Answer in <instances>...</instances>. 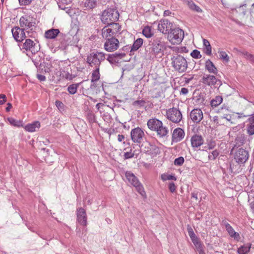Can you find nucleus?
<instances>
[{
	"mask_svg": "<svg viewBox=\"0 0 254 254\" xmlns=\"http://www.w3.org/2000/svg\"><path fill=\"white\" fill-rule=\"evenodd\" d=\"M154 131H156L157 134L160 137H163L166 135L168 132L167 128L163 127L162 123L161 126L160 125L157 128H155Z\"/></svg>",
	"mask_w": 254,
	"mask_h": 254,
	"instance_id": "473e14b6",
	"label": "nucleus"
},
{
	"mask_svg": "<svg viewBox=\"0 0 254 254\" xmlns=\"http://www.w3.org/2000/svg\"><path fill=\"white\" fill-rule=\"evenodd\" d=\"M167 118L174 123H179L182 120L183 116L181 111L176 108H170L166 111Z\"/></svg>",
	"mask_w": 254,
	"mask_h": 254,
	"instance_id": "1a4fd4ad",
	"label": "nucleus"
},
{
	"mask_svg": "<svg viewBox=\"0 0 254 254\" xmlns=\"http://www.w3.org/2000/svg\"><path fill=\"white\" fill-rule=\"evenodd\" d=\"M78 86V84H72L70 85L67 88V91L71 94H74L76 91Z\"/></svg>",
	"mask_w": 254,
	"mask_h": 254,
	"instance_id": "a19ab883",
	"label": "nucleus"
},
{
	"mask_svg": "<svg viewBox=\"0 0 254 254\" xmlns=\"http://www.w3.org/2000/svg\"><path fill=\"white\" fill-rule=\"evenodd\" d=\"M173 24L168 19H161L158 24L157 29L159 31L164 34H169V31L172 28Z\"/></svg>",
	"mask_w": 254,
	"mask_h": 254,
	"instance_id": "9d476101",
	"label": "nucleus"
},
{
	"mask_svg": "<svg viewBox=\"0 0 254 254\" xmlns=\"http://www.w3.org/2000/svg\"><path fill=\"white\" fill-rule=\"evenodd\" d=\"M32 0H19L20 5H27L31 3Z\"/></svg>",
	"mask_w": 254,
	"mask_h": 254,
	"instance_id": "6e6d98bb",
	"label": "nucleus"
},
{
	"mask_svg": "<svg viewBox=\"0 0 254 254\" xmlns=\"http://www.w3.org/2000/svg\"><path fill=\"white\" fill-rule=\"evenodd\" d=\"M223 225L225 226L226 230L231 238H234L237 241L240 240V236L239 234L236 232L229 223L223 222Z\"/></svg>",
	"mask_w": 254,
	"mask_h": 254,
	"instance_id": "5701e85b",
	"label": "nucleus"
},
{
	"mask_svg": "<svg viewBox=\"0 0 254 254\" xmlns=\"http://www.w3.org/2000/svg\"><path fill=\"white\" fill-rule=\"evenodd\" d=\"M251 245L249 243L241 246L237 250L239 254H248L250 251Z\"/></svg>",
	"mask_w": 254,
	"mask_h": 254,
	"instance_id": "2f4dec72",
	"label": "nucleus"
},
{
	"mask_svg": "<svg viewBox=\"0 0 254 254\" xmlns=\"http://www.w3.org/2000/svg\"><path fill=\"white\" fill-rule=\"evenodd\" d=\"M248 133L250 135L254 134V114L248 119Z\"/></svg>",
	"mask_w": 254,
	"mask_h": 254,
	"instance_id": "c756f323",
	"label": "nucleus"
},
{
	"mask_svg": "<svg viewBox=\"0 0 254 254\" xmlns=\"http://www.w3.org/2000/svg\"><path fill=\"white\" fill-rule=\"evenodd\" d=\"M169 189L171 192H173L176 190V186L174 183H170L169 185Z\"/></svg>",
	"mask_w": 254,
	"mask_h": 254,
	"instance_id": "4d7b16f0",
	"label": "nucleus"
},
{
	"mask_svg": "<svg viewBox=\"0 0 254 254\" xmlns=\"http://www.w3.org/2000/svg\"><path fill=\"white\" fill-rule=\"evenodd\" d=\"M188 231L189 235L191 239L196 237L195 234H194V233L192 229L191 228V227H190V226L188 227Z\"/></svg>",
	"mask_w": 254,
	"mask_h": 254,
	"instance_id": "8fccbe9b",
	"label": "nucleus"
},
{
	"mask_svg": "<svg viewBox=\"0 0 254 254\" xmlns=\"http://www.w3.org/2000/svg\"><path fill=\"white\" fill-rule=\"evenodd\" d=\"M144 135L143 131L139 127L132 129L130 132L131 138L135 143H140Z\"/></svg>",
	"mask_w": 254,
	"mask_h": 254,
	"instance_id": "4468645a",
	"label": "nucleus"
},
{
	"mask_svg": "<svg viewBox=\"0 0 254 254\" xmlns=\"http://www.w3.org/2000/svg\"><path fill=\"white\" fill-rule=\"evenodd\" d=\"M40 127V122L38 121H35L31 124H27L25 126L24 128L26 131L29 132H33L36 131V128H39Z\"/></svg>",
	"mask_w": 254,
	"mask_h": 254,
	"instance_id": "c85d7f7f",
	"label": "nucleus"
},
{
	"mask_svg": "<svg viewBox=\"0 0 254 254\" xmlns=\"http://www.w3.org/2000/svg\"><path fill=\"white\" fill-rule=\"evenodd\" d=\"M102 35L106 40L108 39L114 38L115 34L110 30L108 26H105L102 29Z\"/></svg>",
	"mask_w": 254,
	"mask_h": 254,
	"instance_id": "a878e982",
	"label": "nucleus"
},
{
	"mask_svg": "<svg viewBox=\"0 0 254 254\" xmlns=\"http://www.w3.org/2000/svg\"><path fill=\"white\" fill-rule=\"evenodd\" d=\"M11 32L13 38L17 42H21L26 37L24 30L19 27L13 28Z\"/></svg>",
	"mask_w": 254,
	"mask_h": 254,
	"instance_id": "f3484780",
	"label": "nucleus"
},
{
	"mask_svg": "<svg viewBox=\"0 0 254 254\" xmlns=\"http://www.w3.org/2000/svg\"><path fill=\"white\" fill-rule=\"evenodd\" d=\"M20 25L21 27H24L26 30L30 29V31H26L28 37H32V31L35 28V23L32 17L29 16H22L20 18Z\"/></svg>",
	"mask_w": 254,
	"mask_h": 254,
	"instance_id": "0eeeda50",
	"label": "nucleus"
},
{
	"mask_svg": "<svg viewBox=\"0 0 254 254\" xmlns=\"http://www.w3.org/2000/svg\"><path fill=\"white\" fill-rule=\"evenodd\" d=\"M246 7V5H243L242 6H240L239 8H238L237 12H238L241 16H244L246 13V11L245 9V8Z\"/></svg>",
	"mask_w": 254,
	"mask_h": 254,
	"instance_id": "09e8293b",
	"label": "nucleus"
},
{
	"mask_svg": "<svg viewBox=\"0 0 254 254\" xmlns=\"http://www.w3.org/2000/svg\"><path fill=\"white\" fill-rule=\"evenodd\" d=\"M77 221L82 225L86 226L87 224V216L85 210L83 208H80L77 211Z\"/></svg>",
	"mask_w": 254,
	"mask_h": 254,
	"instance_id": "4be33fe9",
	"label": "nucleus"
},
{
	"mask_svg": "<svg viewBox=\"0 0 254 254\" xmlns=\"http://www.w3.org/2000/svg\"><path fill=\"white\" fill-rule=\"evenodd\" d=\"M142 34L144 36L148 38L151 37L153 35L151 31V27L148 26H146L144 27L142 30Z\"/></svg>",
	"mask_w": 254,
	"mask_h": 254,
	"instance_id": "ea45409f",
	"label": "nucleus"
},
{
	"mask_svg": "<svg viewBox=\"0 0 254 254\" xmlns=\"http://www.w3.org/2000/svg\"><path fill=\"white\" fill-rule=\"evenodd\" d=\"M162 179L163 181L176 180V178L174 176L170 175L162 176Z\"/></svg>",
	"mask_w": 254,
	"mask_h": 254,
	"instance_id": "864d4df0",
	"label": "nucleus"
},
{
	"mask_svg": "<svg viewBox=\"0 0 254 254\" xmlns=\"http://www.w3.org/2000/svg\"><path fill=\"white\" fill-rule=\"evenodd\" d=\"M114 56L115 58L116 59L117 61L119 59H122L125 56V54L124 53H115L112 54Z\"/></svg>",
	"mask_w": 254,
	"mask_h": 254,
	"instance_id": "5fc2aeb1",
	"label": "nucleus"
},
{
	"mask_svg": "<svg viewBox=\"0 0 254 254\" xmlns=\"http://www.w3.org/2000/svg\"><path fill=\"white\" fill-rule=\"evenodd\" d=\"M185 160L184 157H179L175 159L174 163L176 166H181L184 163Z\"/></svg>",
	"mask_w": 254,
	"mask_h": 254,
	"instance_id": "de8ad7c7",
	"label": "nucleus"
},
{
	"mask_svg": "<svg viewBox=\"0 0 254 254\" xmlns=\"http://www.w3.org/2000/svg\"><path fill=\"white\" fill-rule=\"evenodd\" d=\"M142 150L150 155H157L159 153V148L154 144L148 142H144L141 146Z\"/></svg>",
	"mask_w": 254,
	"mask_h": 254,
	"instance_id": "f8f14e48",
	"label": "nucleus"
},
{
	"mask_svg": "<svg viewBox=\"0 0 254 254\" xmlns=\"http://www.w3.org/2000/svg\"><path fill=\"white\" fill-rule=\"evenodd\" d=\"M245 141V136L242 134L238 136L236 138V143L238 146L242 145L244 143Z\"/></svg>",
	"mask_w": 254,
	"mask_h": 254,
	"instance_id": "37998d69",
	"label": "nucleus"
},
{
	"mask_svg": "<svg viewBox=\"0 0 254 254\" xmlns=\"http://www.w3.org/2000/svg\"><path fill=\"white\" fill-rule=\"evenodd\" d=\"M190 117L193 122L199 123L203 119L202 112L199 109H194L191 111Z\"/></svg>",
	"mask_w": 254,
	"mask_h": 254,
	"instance_id": "412c9836",
	"label": "nucleus"
},
{
	"mask_svg": "<svg viewBox=\"0 0 254 254\" xmlns=\"http://www.w3.org/2000/svg\"><path fill=\"white\" fill-rule=\"evenodd\" d=\"M37 77L39 80L41 81H44L46 80L45 76L41 74H37Z\"/></svg>",
	"mask_w": 254,
	"mask_h": 254,
	"instance_id": "e2e57ef3",
	"label": "nucleus"
},
{
	"mask_svg": "<svg viewBox=\"0 0 254 254\" xmlns=\"http://www.w3.org/2000/svg\"><path fill=\"white\" fill-rule=\"evenodd\" d=\"M184 37V33L183 30L177 28L171 29L168 34V38L170 42L173 44L180 43Z\"/></svg>",
	"mask_w": 254,
	"mask_h": 254,
	"instance_id": "423d86ee",
	"label": "nucleus"
},
{
	"mask_svg": "<svg viewBox=\"0 0 254 254\" xmlns=\"http://www.w3.org/2000/svg\"><path fill=\"white\" fill-rule=\"evenodd\" d=\"M108 25V28L112 30V31L116 35L118 32L120 31L121 27L120 26L119 24L118 23H116L114 22V23H112L110 24H107Z\"/></svg>",
	"mask_w": 254,
	"mask_h": 254,
	"instance_id": "e433bc0d",
	"label": "nucleus"
},
{
	"mask_svg": "<svg viewBox=\"0 0 254 254\" xmlns=\"http://www.w3.org/2000/svg\"><path fill=\"white\" fill-rule=\"evenodd\" d=\"M247 116L246 115H243V114L232 113L231 114H227L223 112V118L225 119L228 123L230 124H235L237 119Z\"/></svg>",
	"mask_w": 254,
	"mask_h": 254,
	"instance_id": "a211bd4d",
	"label": "nucleus"
},
{
	"mask_svg": "<svg viewBox=\"0 0 254 254\" xmlns=\"http://www.w3.org/2000/svg\"><path fill=\"white\" fill-rule=\"evenodd\" d=\"M100 75L99 73V68H96V69L94 70L91 75V82H96L100 79Z\"/></svg>",
	"mask_w": 254,
	"mask_h": 254,
	"instance_id": "58836bf2",
	"label": "nucleus"
},
{
	"mask_svg": "<svg viewBox=\"0 0 254 254\" xmlns=\"http://www.w3.org/2000/svg\"><path fill=\"white\" fill-rule=\"evenodd\" d=\"M145 105V101L143 100H136L132 103V105L134 106H136L137 107H141L144 106Z\"/></svg>",
	"mask_w": 254,
	"mask_h": 254,
	"instance_id": "49530a36",
	"label": "nucleus"
},
{
	"mask_svg": "<svg viewBox=\"0 0 254 254\" xmlns=\"http://www.w3.org/2000/svg\"><path fill=\"white\" fill-rule=\"evenodd\" d=\"M106 55L103 52H96L92 53L87 58V63L91 66H95L96 68H99L101 63L106 59Z\"/></svg>",
	"mask_w": 254,
	"mask_h": 254,
	"instance_id": "39448f33",
	"label": "nucleus"
},
{
	"mask_svg": "<svg viewBox=\"0 0 254 254\" xmlns=\"http://www.w3.org/2000/svg\"><path fill=\"white\" fill-rule=\"evenodd\" d=\"M205 67L210 73H213L214 74L217 73V70L216 67L210 60L206 61L205 63Z\"/></svg>",
	"mask_w": 254,
	"mask_h": 254,
	"instance_id": "72a5a7b5",
	"label": "nucleus"
},
{
	"mask_svg": "<svg viewBox=\"0 0 254 254\" xmlns=\"http://www.w3.org/2000/svg\"><path fill=\"white\" fill-rule=\"evenodd\" d=\"M162 124V122L156 119H150L147 122V126L152 130H155L160 125Z\"/></svg>",
	"mask_w": 254,
	"mask_h": 254,
	"instance_id": "393cba45",
	"label": "nucleus"
},
{
	"mask_svg": "<svg viewBox=\"0 0 254 254\" xmlns=\"http://www.w3.org/2000/svg\"><path fill=\"white\" fill-rule=\"evenodd\" d=\"M203 44L204 46V52L207 55H210L211 54V47L209 41L204 39L203 40Z\"/></svg>",
	"mask_w": 254,
	"mask_h": 254,
	"instance_id": "f704fd0d",
	"label": "nucleus"
},
{
	"mask_svg": "<svg viewBox=\"0 0 254 254\" xmlns=\"http://www.w3.org/2000/svg\"><path fill=\"white\" fill-rule=\"evenodd\" d=\"M242 54L248 60H249L253 64H254V56L249 53L247 52L244 51L242 52Z\"/></svg>",
	"mask_w": 254,
	"mask_h": 254,
	"instance_id": "c03bdc74",
	"label": "nucleus"
},
{
	"mask_svg": "<svg viewBox=\"0 0 254 254\" xmlns=\"http://www.w3.org/2000/svg\"><path fill=\"white\" fill-rule=\"evenodd\" d=\"M0 99H2V100H0V105H2L6 102V97L4 94H0Z\"/></svg>",
	"mask_w": 254,
	"mask_h": 254,
	"instance_id": "052dcab7",
	"label": "nucleus"
},
{
	"mask_svg": "<svg viewBox=\"0 0 254 254\" xmlns=\"http://www.w3.org/2000/svg\"><path fill=\"white\" fill-rule=\"evenodd\" d=\"M107 60L111 64H114L117 62L116 61V59L115 58L114 56H113L112 54L109 55L107 58Z\"/></svg>",
	"mask_w": 254,
	"mask_h": 254,
	"instance_id": "603ef678",
	"label": "nucleus"
},
{
	"mask_svg": "<svg viewBox=\"0 0 254 254\" xmlns=\"http://www.w3.org/2000/svg\"><path fill=\"white\" fill-rule=\"evenodd\" d=\"M222 106L219 109H214V112H212V116H211L212 127V129L215 135L218 133L219 134L218 130H221V126L222 125Z\"/></svg>",
	"mask_w": 254,
	"mask_h": 254,
	"instance_id": "f03ea898",
	"label": "nucleus"
},
{
	"mask_svg": "<svg viewBox=\"0 0 254 254\" xmlns=\"http://www.w3.org/2000/svg\"><path fill=\"white\" fill-rule=\"evenodd\" d=\"M143 43V40L142 38H138L133 43L131 51H137L141 46L142 45Z\"/></svg>",
	"mask_w": 254,
	"mask_h": 254,
	"instance_id": "c9c22d12",
	"label": "nucleus"
},
{
	"mask_svg": "<svg viewBox=\"0 0 254 254\" xmlns=\"http://www.w3.org/2000/svg\"><path fill=\"white\" fill-rule=\"evenodd\" d=\"M60 33L58 29H51L46 31L45 36L47 39H55Z\"/></svg>",
	"mask_w": 254,
	"mask_h": 254,
	"instance_id": "bb28decb",
	"label": "nucleus"
},
{
	"mask_svg": "<svg viewBox=\"0 0 254 254\" xmlns=\"http://www.w3.org/2000/svg\"><path fill=\"white\" fill-rule=\"evenodd\" d=\"M194 245H195L200 242L199 239L196 237L195 238L191 239Z\"/></svg>",
	"mask_w": 254,
	"mask_h": 254,
	"instance_id": "0e129e2a",
	"label": "nucleus"
},
{
	"mask_svg": "<svg viewBox=\"0 0 254 254\" xmlns=\"http://www.w3.org/2000/svg\"><path fill=\"white\" fill-rule=\"evenodd\" d=\"M73 0H58V4L59 8L65 11V12L69 16H71L74 13L73 9L71 8V3Z\"/></svg>",
	"mask_w": 254,
	"mask_h": 254,
	"instance_id": "ddd939ff",
	"label": "nucleus"
},
{
	"mask_svg": "<svg viewBox=\"0 0 254 254\" xmlns=\"http://www.w3.org/2000/svg\"><path fill=\"white\" fill-rule=\"evenodd\" d=\"M7 120L10 125L14 126L19 127L22 126V122L21 121H17L12 118H8Z\"/></svg>",
	"mask_w": 254,
	"mask_h": 254,
	"instance_id": "79ce46f5",
	"label": "nucleus"
},
{
	"mask_svg": "<svg viewBox=\"0 0 254 254\" xmlns=\"http://www.w3.org/2000/svg\"><path fill=\"white\" fill-rule=\"evenodd\" d=\"M166 49L165 42L162 37L155 36L149 41L145 47V54L150 59H153L163 55Z\"/></svg>",
	"mask_w": 254,
	"mask_h": 254,
	"instance_id": "f257e3e1",
	"label": "nucleus"
},
{
	"mask_svg": "<svg viewBox=\"0 0 254 254\" xmlns=\"http://www.w3.org/2000/svg\"><path fill=\"white\" fill-rule=\"evenodd\" d=\"M194 246L197 252L203 250V245L201 244V242Z\"/></svg>",
	"mask_w": 254,
	"mask_h": 254,
	"instance_id": "bf43d9fd",
	"label": "nucleus"
},
{
	"mask_svg": "<svg viewBox=\"0 0 254 254\" xmlns=\"http://www.w3.org/2000/svg\"><path fill=\"white\" fill-rule=\"evenodd\" d=\"M222 102V96H218L213 99L210 102V105L212 107V111L214 112V109H217V107Z\"/></svg>",
	"mask_w": 254,
	"mask_h": 254,
	"instance_id": "7c9ffc66",
	"label": "nucleus"
},
{
	"mask_svg": "<svg viewBox=\"0 0 254 254\" xmlns=\"http://www.w3.org/2000/svg\"><path fill=\"white\" fill-rule=\"evenodd\" d=\"M119 12L115 8H109L102 12L101 20L105 24H110L116 22L119 18Z\"/></svg>",
	"mask_w": 254,
	"mask_h": 254,
	"instance_id": "7ed1b4c3",
	"label": "nucleus"
},
{
	"mask_svg": "<svg viewBox=\"0 0 254 254\" xmlns=\"http://www.w3.org/2000/svg\"><path fill=\"white\" fill-rule=\"evenodd\" d=\"M82 3L86 10L92 9L96 6L97 1L96 0H84Z\"/></svg>",
	"mask_w": 254,
	"mask_h": 254,
	"instance_id": "cd10ccee",
	"label": "nucleus"
},
{
	"mask_svg": "<svg viewBox=\"0 0 254 254\" xmlns=\"http://www.w3.org/2000/svg\"><path fill=\"white\" fill-rule=\"evenodd\" d=\"M125 139V136L122 134H119L118 135V140L119 142H122Z\"/></svg>",
	"mask_w": 254,
	"mask_h": 254,
	"instance_id": "774afa93",
	"label": "nucleus"
},
{
	"mask_svg": "<svg viewBox=\"0 0 254 254\" xmlns=\"http://www.w3.org/2000/svg\"><path fill=\"white\" fill-rule=\"evenodd\" d=\"M203 143V139L201 135H194L191 137V144L193 147H198Z\"/></svg>",
	"mask_w": 254,
	"mask_h": 254,
	"instance_id": "b1692460",
	"label": "nucleus"
},
{
	"mask_svg": "<svg viewBox=\"0 0 254 254\" xmlns=\"http://www.w3.org/2000/svg\"><path fill=\"white\" fill-rule=\"evenodd\" d=\"M188 89L186 88L183 87L182 88L180 93L183 95H186L188 93Z\"/></svg>",
	"mask_w": 254,
	"mask_h": 254,
	"instance_id": "69168bd1",
	"label": "nucleus"
},
{
	"mask_svg": "<svg viewBox=\"0 0 254 254\" xmlns=\"http://www.w3.org/2000/svg\"><path fill=\"white\" fill-rule=\"evenodd\" d=\"M185 136V132L183 129L178 127L173 130L172 135V140L174 142L180 141Z\"/></svg>",
	"mask_w": 254,
	"mask_h": 254,
	"instance_id": "aec40b11",
	"label": "nucleus"
},
{
	"mask_svg": "<svg viewBox=\"0 0 254 254\" xmlns=\"http://www.w3.org/2000/svg\"><path fill=\"white\" fill-rule=\"evenodd\" d=\"M190 56L194 59H200L201 58V55L200 52L197 50H193L191 53Z\"/></svg>",
	"mask_w": 254,
	"mask_h": 254,
	"instance_id": "a18cd8bd",
	"label": "nucleus"
},
{
	"mask_svg": "<svg viewBox=\"0 0 254 254\" xmlns=\"http://www.w3.org/2000/svg\"><path fill=\"white\" fill-rule=\"evenodd\" d=\"M190 7L191 9L194 10L198 12L202 11L201 8L198 6L195 5L194 3H191L190 4Z\"/></svg>",
	"mask_w": 254,
	"mask_h": 254,
	"instance_id": "3c124183",
	"label": "nucleus"
},
{
	"mask_svg": "<svg viewBox=\"0 0 254 254\" xmlns=\"http://www.w3.org/2000/svg\"><path fill=\"white\" fill-rule=\"evenodd\" d=\"M125 150L126 151L124 153V157L126 159L131 158L133 157L134 155L137 154V153H135V151L132 152V149L130 148H126L125 149Z\"/></svg>",
	"mask_w": 254,
	"mask_h": 254,
	"instance_id": "4c0bfd02",
	"label": "nucleus"
},
{
	"mask_svg": "<svg viewBox=\"0 0 254 254\" xmlns=\"http://www.w3.org/2000/svg\"><path fill=\"white\" fill-rule=\"evenodd\" d=\"M249 158V153L247 151L243 149L239 148L235 152L234 158L236 162L239 163H245Z\"/></svg>",
	"mask_w": 254,
	"mask_h": 254,
	"instance_id": "2eb2a0df",
	"label": "nucleus"
},
{
	"mask_svg": "<svg viewBox=\"0 0 254 254\" xmlns=\"http://www.w3.org/2000/svg\"><path fill=\"white\" fill-rule=\"evenodd\" d=\"M171 61L172 67L176 71L183 73L187 70L188 63L184 57L175 54L171 58Z\"/></svg>",
	"mask_w": 254,
	"mask_h": 254,
	"instance_id": "20e7f679",
	"label": "nucleus"
},
{
	"mask_svg": "<svg viewBox=\"0 0 254 254\" xmlns=\"http://www.w3.org/2000/svg\"><path fill=\"white\" fill-rule=\"evenodd\" d=\"M21 47L22 49L31 52L32 54L36 53L39 50L38 48L36 47L35 42L30 39H26Z\"/></svg>",
	"mask_w": 254,
	"mask_h": 254,
	"instance_id": "dca6fc26",
	"label": "nucleus"
},
{
	"mask_svg": "<svg viewBox=\"0 0 254 254\" xmlns=\"http://www.w3.org/2000/svg\"><path fill=\"white\" fill-rule=\"evenodd\" d=\"M56 106L58 108H62L63 106V104L62 102H61V101H56Z\"/></svg>",
	"mask_w": 254,
	"mask_h": 254,
	"instance_id": "338daca9",
	"label": "nucleus"
},
{
	"mask_svg": "<svg viewBox=\"0 0 254 254\" xmlns=\"http://www.w3.org/2000/svg\"><path fill=\"white\" fill-rule=\"evenodd\" d=\"M197 194H198V192H196V191H194V192H192L191 194V198L195 199V202H197V201L199 202L200 201V200H198Z\"/></svg>",
	"mask_w": 254,
	"mask_h": 254,
	"instance_id": "13d9d810",
	"label": "nucleus"
},
{
	"mask_svg": "<svg viewBox=\"0 0 254 254\" xmlns=\"http://www.w3.org/2000/svg\"><path fill=\"white\" fill-rule=\"evenodd\" d=\"M120 42L116 38H110L107 39L104 43V47L106 51L112 52L117 50L119 47Z\"/></svg>",
	"mask_w": 254,
	"mask_h": 254,
	"instance_id": "9b49d317",
	"label": "nucleus"
},
{
	"mask_svg": "<svg viewBox=\"0 0 254 254\" xmlns=\"http://www.w3.org/2000/svg\"><path fill=\"white\" fill-rule=\"evenodd\" d=\"M126 177L128 181L133 186H134L136 190L142 195L145 194V191L141 184L139 183L137 177L131 172H127Z\"/></svg>",
	"mask_w": 254,
	"mask_h": 254,
	"instance_id": "6e6552de",
	"label": "nucleus"
},
{
	"mask_svg": "<svg viewBox=\"0 0 254 254\" xmlns=\"http://www.w3.org/2000/svg\"><path fill=\"white\" fill-rule=\"evenodd\" d=\"M201 82L209 86L215 85L216 84H221V81L219 80H217L215 76L208 74L203 75L201 79Z\"/></svg>",
	"mask_w": 254,
	"mask_h": 254,
	"instance_id": "6ab92c4d",
	"label": "nucleus"
},
{
	"mask_svg": "<svg viewBox=\"0 0 254 254\" xmlns=\"http://www.w3.org/2000/svg\"><path fill=\"white\" fill-rule=\"evenodd\" d=\"M218 155V152L216 150H214L212 152V154L209 156V158L213 156V159H214Z\"/></svg>",
	"mask_w": 254,
	"mask_h": 254,
	"instance_id": "680f3d73",
	"label": "nucleus"
}]
</instances>
